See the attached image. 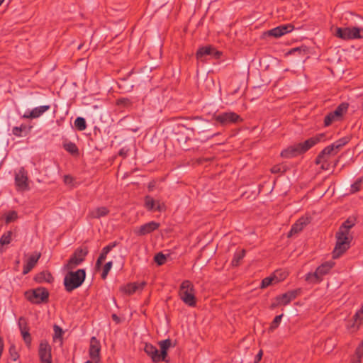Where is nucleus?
I'll use <instances>...</instances> for the list:
<instances>
[{
  "mask_svg": "<svg viewBox=\"0 0 363 363\" xmlns=\"http://www.w3.org/2000/svg\"><path fill=\"white\" fill-rule=\"evenodd\" d=\"M360 324L361 323H359V321L356 322L354 320V322L352 324L347 325V328L350 330L352 332H354L359 328Z\"/></svg>",
  "mask_w": 363,
  "mask_h": 363,
  "instance_id": "53",
  "label": "nucleus"
},
{
  "mask_svg": "<svg viewBox=\"0 0 363 363\" xmlns=\"http://www.w3.org/2000/svg\"><path fill=\"white\" fill-rule=\"evenodd\" d=\"M111 318H112L113 320L115 321L116 323H121V319L116 314H115V313L112 314Z\"/></svg>",
  "mask_w": 363,
  "mask_h": 363,
  "instance_id": "58",
  "label": "nucleus"
},
{
  "mask_svg": "<svg viewBox=\"0 0 363 363\" xmlns=\"http://www.w3.org/2000/svg\"><path fill=\"white\" fill-rule=\"evenodd\" d=\"M21 334L23 337V339L26 345H27V347H29L31 345V340H32L30 334L29 333V329L21 331Z\"/></svg>",
  "mask_w": 363,
  "mask_h": 363,
  "instance_id": "34",
  "label": "nucleus"
},
{
  "mask_svg": "<svg viewBox=\"0 0 363 363\" xmlns=\"http://www.w3.org/2000/svg\"><path fill=\"white\" fill-rule=\"evenodd\" d=\"M274 280V277H266L264 278L262 281V284H261V287L262 288H266L268 286H269L270 284H272V281Z\"/></svg>",
  "mask_w": 363,
  "mask_h": 363,
  "instance_id": "51",
  "label": "nucleus"
},
{
  "mask_svg": "<svg viewBox=\"0 0 363 363\" xmlns=\"http://www.w3.org/2000/svg\"><path fill=\"white\" fill-rule=\"evenodd\" d=\"M282 317H283V314H281V315H277L274 318V320L272 322L271 325L269 327V330L270 331H273L274 329H276L279 326V323H280V322L281 320Z\"/></svg>",
  "mask_w": 363,
  "mask_h": 363,
  "instance_id": "38",
  "label": "nucleus"
},
{
  "mask_svg": "<svg viewBox=\"0 0 363 363\" xmlns=\"http://www.w3.org/2000/svg\"><path fill=\"white\" fill-rule=\"evenodd\" d=\"M88 253V250L85 248L77 249L69 258L68 262L65 266L67 270H72L84 262Z\"/></svg>",
  "mask_w": 363,
  "mask_h": 363,
  "instance_id": "6",
  "label": "nucleus"
},
{
  "mask_svg": "<svg viewBox=\"0 0 363 363\" xmlns=\"http://www.w3.org/2000/svg\"><path fill=\"white\" fill-rule=\"evenodd\" d=\"M21 131H22V127H14L12 130L13 134L16 136H21Z\"/></svg>",
  "mask_w": 363,
  "mask_h": 363,
  "instance_id": "55",
  "label": "nucleus"
},
{
  "mask_svg": "<svg viewBox=\"0 0 363 363\" xmlns=\"http://www.w3.org/2000/svg\"><path fill=\"white\" fill-rule=\"evenodd\" d=\"M152 355H150V357L152 360L153 362H159L160 361H163V357H162L161 352L159 353V350L157 347L152 352Z\"/></svg>",
  "mask_w": 363,
  "mask_h": 363,
  "instance_id": "37",
  "label": "nucleus"
},
{
  "mask_svg": "<svg viewBox=\"0 0 363 363\" xmlns=\"http://www.w3.org/2000/svg\"><path fill=\"white\" fill-rule=\"evenodd\" d=\"M363 182V178L358 179L351 186V192L355 193L360 189L361 184Z\"/></svg>",
  "mask_w": 363,
  "mask_h": 363,
  "instance_id": "43",
  "label": "nucleus"
},
{
  "mask_svg": "<svg viewBox=\"0 0 363 363\" xmlns=\"http://www.w3.org/2000/svg\"><path fill=\"white\" fill-rule=\"evenodd\" d=\"M334 263L326 262L319 266L315 272L308 273L306 275V280L310 283H319L322 281V277L327 274L333 268Z\"/></svg>",
  "mask_w": 363,
  "mask_h": 363,
  "instance_id": "4",
  "label": "nucleus"
},
{
  "mask_svg": "<svg viewBox=\"0 0 363 363\" xmlns=\"http://www.w3.org/2000/svg\"><path fill=\"white\" fill-rule=\"evenodd\" d=\"M50 108V105L40 106L34 108L31 111L28 113H25L23 117L24 118H37L42 116L45 112Z\"/></svg>",
  "mask_w": 363,
  "mask_h": 363,
  "instance_id": "19",
  "label": "nucleus"
},
{
  "mask_svg": "<svg viewBox=\"0 0 363 363\" xmlns=\"http://www.w3.org/2000/svg\"><path fill=\"white\" fill-rule=\"evenodd\" d=\"M199 122L200 123L196 125V128L199 130V133H203L205 131L203 127L205 126L206 124H207V121L203 119H199Z\"/></svg>",
  "mask_w": 363,
  "mask_h": 363,
  "instance_id": "52",
  "label": "nucleus"
},
{
  "mask_svg": "<svg viewBox=\"0 0 363 363\" xmlns=\"http://www.w3.org/2000/svg\"><path fill=\"white\" fill-rule=\"evenodd\" d=\"M352 363H361V361H360V359L355 358L352 360Z\"/></svg>",
  "mask_w": 363,
  "mask_h": 363,
  "instance_id": "62",
  "label": "nucleus"
},
{
  "mask_svg": "<svg viewBox=\"0 0 363 363\" xmlns=\"http://www.w3.org/2000/svg\"><path fill=\"white\" fill-rule=\"evenodd\" d=\"M18 215L17 213L14 211L9 212L6 216V223H9L12 221H14L17 219Z\"/></svg>",
  "mask_w": 363,
  "mask_h": 363,
  "instance_id": "42",
  "label": "nucleus"
},
{
  "mask_svg": "<svg viewBox=\"0 0 363 363\" xmlns=\"http://www.w3.org/2000/svg\"><path fill=\"white\" fill-rule=\"evenodd\" d=\"M28 174L23 167H21L15 174V184L18 191L28 189Z\"/></svg>",
  "mask_w": 363,
  "mask_h": 363,
  "instance_id": "10",
  "label": "nucleus"
},
{
  "mask_svg": "<svg viewBox=\"0 0 363 363\" xmlns=\"http://www.w3.org/2000/svg\"><path fill=\"white\" fill-rule=\"evenodd\" d=\"M145 284L146 283L144 281L141 283H130L121 286L120 290L126 294L131 295L137 291L143 290Z\"/></svg>",
  "mask_w": 363,
  "mask_h": 363,
  "instance_id": "18",
  "label": "nucleus"
},
{
  "mask_svg": "<svg viewBox=\"0 0 363 363\" xmlns=\"http://www.w3.org/2000/svg\"><path fill=\"white\" fill-rule=\"evenodd\" d=\"M245 255V250H242L239 252H236L234 255L233 259L232 260V265L233 266H238L240 264V262L243 259V257Z\"/></svg>",
  "mask_w": 363,
  "mask_h": 363,
  "instance_id": "30",
  "label": "nucleus"
},
{
  "mask_svg": "<svg viewBox=\"0 0 363 363\" xmlns=\"http://www.w3.org/2000/svg\"><path fill=\"white\" fill-rule=\"evenodd\" d=\"M41 254L40 252H35L29 257L26 264L23 267V274H28L36 264L38 259H40Z\"/></svg>",
  "mask_w": 363,
  "mask_h": 363,
  "instance_id": "21",
  "label": "nucleus"
},
{
  "mask_svg": "<svg viewBox=\"0 0 363 363\" xmlns=\"http://www.w3.org/2000/svg\"><path fill=\"white\" fill-rule=\"evenodd\" d=\"M354 319H355L356 322L359 321V323L363 322V305L362 307L354 315Z\"/></svg>",
  "mask_w": 363,
  "mask_h": 363,
  "instance_id": "48",
  "label": "nucleus"
},
{
  "mask_svg": "<svg viewBox=\"0 0 363 363\" xmlns=\"http://www.w3.org/2000/svg\"><path fill=\"white\" fill-rule=\"evenodd\" d=\"M325 138L324 133H320L314 137L310 138L303 143H298L301 153H304L308 151L310 148L315 145L319 142L323 140Z\"/></svg>",
  "mask_w": 363,
  "mask_h": 363,
  "instance_id": "12",
  "label": "nucleus"
},
{
  "mask_svg": "<svg viewBox=\"0 0 363 363\" xmlns=\"http://www.w3.org/2000/svg\"><path fill=\"white\" fill-rule=\"evenodd\" d=\"M154 259H155V262L158 265L160 266V265H162L163 264H164L165 260H166V257L162 252H159V253L156 254V255L154 257Z\"/></svg>",
  "mask_w": 363,
  "mask_h": 363,
  "instance_id": "40",
  "label": "nucleus"
},
{
  "mask_svg": "<svg viewBox=\"0 0 363 363\" xmlns=\"http://www.w3.org/2000/svg\"><path fill=\"white\" fill-rule=\"evenodd\" d=\"M84 46V44L82 43L80 44L79 46H78V50H81L82 48V47Z\"/></svg>",
  "mask_w": 363,
  "mask_h": 363,
  "instance_id": "64",
  "label": "nucleus"
},
{
  "mask_svg": "<svg viewBox=\"0 0 363 363\" xmlns=\"http://www.w3.org/2000/svg\"><path fill=\"white\" fill-rule=\"evenodd\" d=\"M155 347H156L153 346L151 344L146 343L144 347V351L150 357V355H152V352Z\"/></svg>",
  "mask_w": 363,
  "mask_h": 363,
  "instance_id": "49",
  "label": "nucleus"
},
{
  "mask_svg": "<svg viewBox=\"0 0 363 363\" xmlns=\"http://www.w3.org/2000/svg\"><path fill=\"white\" fill-rule=\"evenodd\" d=\"M356 218L354 217L348 218L340 227L339 230L350 233V229L355 225Z\"/></svg>",
  "mask_w": 363,
  "mask_h": 363,
  "instance_id": "28",
  "label": "nucleus"
},
{
  "mask_svg": "<svg viewBox=\"0 0 363 363\" xmlns=\"http://www.w3.org/2000/svg\"><path fill=\"white\" fill-rule=\"evenodd\" d=\"M300 48H294L293 50H291V52H295L296 51H300Z\"/></svg>",
  "mask_w": 363,
  "mask_h": 363,
  "instance_id": "63",
  "label": "nucleus"
},
{
  "mask_svg": "<svg viewBox=\"0 0 363 363\" xmlns=\"http://www.w3.org/2000/svg\"><path fill=\"white\" fill-rule=\"evenodd\" d=\"M73 182V178L69 175H65L64 177V182L67 184H71Z\"/></svg>",
  "mask_w": 363,
  "mask_h": 363,
  "instance_id": "56",
  "label": "nucleus"
},
{
  "mask_svg": "<svg viewBox=\"0 0 363 363\" xmlns=\"http://www.w3.org/2000/svg\"><path fill=\"white\" fill-rule=\"evenodd\" d=\"M363 357V340L362 341L361 344L357 347L355 352V358H357L358 359H361V358Z\"/></svg>",
  "mask_w": 363,
  "mask_h": 363,
  "instance_id": "46",
  "label": "nucleus"
},
{
  "mask_svg": "<svg viewBox=\"0 0 363 363\" xmlns=\"http://www.w3.org/2000/svg\"><path fill=\"white\" fill-rule=\"evenodd\" d=\"M348 106H349L348 104H347V103H342L335 109L337 111V112L342 117L343 115L347 111Z\"/></svg>",
  "mask_w": 363,
  "mask_h": 363,
  "instance_id": "44",
  "label": "nucleus"
},
{
  "mask_svg": "<svg viewBox=\"0 0 363 363\" xmlns=\"http://www.w3.org/2000/svg\"><path fill=\"white\" fill-rule=\"evenodd\" d=\"M53 277L48 272H43L41 273H39L35 277V280L38 282L45 281L50 283L53 281Z\"/></svg>",
  "mask_w": 363,
  "mask_h": 363,
  "instance_id": "29",
  "label": "nucleus"
},
{
  "mask_svg": "<svg viewBox=\"0 0 363 363\" xmlns=\"http://www.w3.org/2000/svg\"><path fill=\"white\" fill-rule=\"evenodd\" d=\"M64 147L67 152L72 154H75L78 152V148L77 145L73 143L69 142L68 143L65 144Z\"/></svg>",
  "mask_w": 363,
  "mask_h": 363,
  "instance_id": "36",
  "label": "nucleus"
},
{
  "mask_svg": "<svg viewBox=\"0 0 363 363\" xmlns=\"http://www.w3.org/2000/svg\"><path fill=\"white\" fill-rule=\"evenodd\" d=\"M86 277L85 270L83 269H77L75 272L70 270L64 278V285L67 292L79 287L84 281Z\"/></svg>",
  "mask_w": 363,
  "mask_h": 363,
  "instance_id": "1",
  "label": "nucleus"
},
{
  "mask_svg": "<svg viewBox=\"0 0 363 363\" xmlns=\"http://www.w3.org/2000/svg\"><path fill=\"white\" fill-rule=\"evenodd\" d=\"M336 240L338 242H343L345 245L350 247V243L353 239V236L350 233L338 230L335 234Z\"/></svg>",
  "mask_w": 363,
  "mask_h": 363,
  "instance_id": "22",
  "label": "nucleus"
},
{
  "mask_svg": "<svg viewBox=\"0 0 363 363\" xmlns=\"http://www.w3.org/2000/svg\"><path fill=\"white\" fill-rule=\"evenodd\" d=\"M349 138L347 137L340 138L335 142H334L330 145H328L333 151L337 155V152L340 150V149L345 146L349 142Z\"/></svg>",
  "mask_w": 363,
  "mask_h": 363,
  "instance_id": "27",
  "label": "nucleus"
},
{
  "mask_svg": "<svg viewBox=\"0 0 363 363\" xmlns=\"http://www.w3.org/2000/svg\"><path fill=\"white\" fill-rule=\"evenodd\" d=\"M11 235H12L11 231H7L5 233H4L0 238V245H9L11 241Z\"/></svg>",
  "mask_w": 363,
  "mask_h": 363,
  "instance_id": "31",
  "label": "nucleus"
},
{
  "mask_svg": "<svg viewBox=\"0 0 363 363\" xmlns=\"http://www.w3.org/2000/svg\"><path fill=\"white\" fill-rule=\"evenodd\" d=\"M156 201L150 196L145 197V206L148 211H152L155 208Z\"/></svg>",
  "mask_w": 363,
  "mask_h": 363,
  "instance_id": "32",
  "label": "nucleus"
},
{
  "mask_svg": "<svg viewBox=\"0 0 363 363\" xmlns=\"http://www.w3.org/2000/svg\"><path fill=\"white\" fill-rule=\"evenodd\" d=\"M74 125L79 130H84L86 128L85 119L82 117H78L74 121Z\"/></svg>",
  "mask_w": 363,
  "mask_h": 363,
  "instance_id": "33",
  "label": "nucleus"
},
{
  "mask_svg": "<svg viewBox=\"0 0 363 363\" xmlns=\"http://www.w3.org/2000/svg\"><path fill=\"white\" fill-rule=\"evenodd\" d=\"M3 349H4V342H3L2 339L0 337V353L1 354H2Z\"/></svg>",
  "mask_w": 363,
  "mask_h": 363,
  "instance_id": "61",
  "label": "nucleus"
},
{
  "mask_svg": "<svg viewBox=\"0 0 363 363\" xmlns=\"http://www.w3.org/2000/svg\"><path fill=\"white\" fill-rule=\"evenodd\" d=\"M158 345L160 347L162 357H163V361L168 362L166 359V357L167 356V350L169 349V347H172V341L170 339H166L164 340L160 341L158 342Z\"/></svg>",
  "mask_w": 363,
  "mask_h": 363,
  "instance_id": "26",
  "label": "nucleus"
},
{
  "mask_svg": "<svg viewBox=\"0 0 363 363\" xmlns=\"http://www.w3.org/2000/svg\"><path fill=\"white\" fill-rule=\"evenodd\" d=\"M159 227V223L151 221L135 229L134 233L138 236H143L156 230Z\"/></svg>",
  "mask_w": 363,
  "mask_h": 363,
  "instance_id": "13",
  "label": "nucleus"
},
{
  "mask_svg": "<svg viewBox=\"0 0 363 363\" xmlns=\"http://www.w3.org/2000/svg\"><path fill=\"white\" fill-rule=\"evenodd\" d=\"M38 354L41 363H52L51 347L46 341H42L39 345Z\"/></svg>",
  "mask_w": 363,
  "mask_h": 363,
  "instance_id": "11",
  "label": "nucleus"
},
{
  "mask_svg": "<svg viewBox=\"0 0 363 363\" xmlns=\"http://www.w3.org/2000/svg\"><path fill=\"white\" fill-rule=\"evenodd\" d=\"M116 245V242H114L113 243L109 244L108 245L104 247L102 249V251L98 257L96 263V267L99 268L102 264V262L106 259L108 253Z\"/></svg>",
  "mask_w": 363,
  "mask_h": 363,
  "instance_id": "25",
  "label": "nucleus"
},
{
  "mask_svg": "<svg viewBox=\"0 0 363 363\" xmlns=\"http://www.w3.org/2000/svg\"><path fill=\"white\" fill-rule=\"evenodd\" d=\"M118 104L128 106L130 104V101L128 99H120L118 100Z\"/></svg>",
  "mask_w": 363,
  "mask_h": 363,
  "instance_id": "57",
  "label": "nucleus"
},
{
  "mask_svg": "<svg viewBox=\"0 0 363 363\" xmlns=\"http://www.w3.org/2000/svg\"><path fill=\"white\" fill-rule=\"evenodd\" d=\"M340 121L338 118L335 117L332 113H329L327 116H325L324 118V125L325 127L330 125L333 122Z\"/></svg>",
  "mask_w": 363,
  "mask_h": 363,
  "instance_id": "35",
  "label": "nucleus"
},
{
  "mask_svg": "<svg viewBox=\"0 0 363 363\" xmlns=\"http://www.w3.org/2000/svg\"><path fill=\"white\" fill-rule=\"evenodd\" d=\"M100 350V342L95 337H92L90 340L89 355L92 360L96 362L99 361Z\"/></svg>",
  "mask_w": 363,
  "mask_h": 363,
  "instance_id": "15",
  "label": "nucleus"
},
{
  "mask_svg": "<svg viewBox=\"0 0 363 363\" xmlns=\"http://www.w3.org/2000/svg\"><path fill=\"white\" fill-rule=\"evenodd\" d=\"M112 265H113V262L111 261L110 262H108L104 267V269H103V272L101 274V278L103 279H105L108 274V272H110L111 267H112Z\"/></svg>",
  "mask_w": 363,
  "mask_h": 363,
  "instance_id": "41",
  "label": "nucleus"
},
{
  "mask_svg": "<svg viewBox=\"0 0 363 363\" xmlns=\"http://www.w3.org/2000/svg\"><path fill=\"white\" fill-rule=\"evenodd\" d=\"M9 354H10L11 358L13 361H16L17 359L19 357V355H18V352L16 350V347L13 345L10 347V348H9Z\"/></svg>",
  "mask_w": 363,
  "mask_h": 363,
  "instance_id": "47",
  "label": "nucleus"
},
{
  "mask_svg": "<svg viewBox=\"0 0 363 363\" xmlns=\"http://www.w3.org/2000/svg\"><path fill=\"white\" fill-rule=\"evenodd\" d=\"M216 122L223 125H227L230 123H235L241 121L240 117L234 112H225L215 116Z\"/></svg>",
  "mask_w": 363,
  "mask_h": 363,
  "instance_id": "9",
  "label": "nucleus"
},
{
  "mask_svg": "<svg viewBox=\"0 0 363 363\" xmlns=\"http://www.w3.org/2000/svg\"><path fill=\"white\" fill-rule=\"evenodd\" d=\"M286 171V168L281 165L277 164L272 167L271 172L273 174L284 172Z\"/></svg>",
  "mask_w": 363,
  "mask_h": 363,
  "instance_id": "50",
  "label": "nucleus"
},
{
  "mask_svg": "<svg viewBox=\"0 0 363 363\" xmlns=\"http://www.w3.org/2000/svg\"><path fill=\"white\" fill-rule=\"evenodd\" d=\"M294 28V26L291 24L281 25L277 28H274L268 31V35L274 36L275 38L281 37V35L291 32Z\"/></svg>",
  "mask_w": 363,
  "mask_h": 363,
  "instance_id": "17",
  "label": "nucleus"
},
{
  "mask_svg": "<svg viewBox=\"0 0 363 363\" xmlns=\"http://www.w3.org/2000/svg\"><path fill=\"white\" fill-rule=\"evenodd\" d=\"M343 242H338L336 240L335 248L333 251V258L337 259L342 255L349 248L347 245Z\"/></svg>",
  "mask_w": 363,
  "mask_h": 363,
  "instance_id": "24",
  "label": "nucleus"
},
{
  "mask_svg": "<svg viewBox=\"0 0 363 363\" xmlns=\"http://www.w3.org/2000/svg\"><path fill=\"white\" fill-rule=\"evenodd\" d=\"M26 296L32 303L40 304L41 303L48 302L49 292L45 288L39 287L30 291H27Z\"/></svg>",
  "mask_w": 363,
  "mask_h": 363,
  "instance_id": "5",
  "label": "nucleus"
},
{
  "mask_svg": "<svg viewBox=\"0 0 363 363\" xmlns=\"http://www.w3.org/2000/svg\"><path fill=\"white\" fill-rule=\"evenodd\" d=\"M155 207V210L160 212L165 210V205L163 203H160L159 201H156Z\"/></svg>",
  "mask_w": 363,
  "mask_h": 363,
  "instance_id": "54",
  "label": "nucleus"
},
{
  "mask_svg": "<svg viewBox=\"0 0 363 363\" xmlns=\"http://www.w3.org/2000/svg\"><path fill=\"white\" fill-rule=\"evenodd\" d=\"M109 209L106 206H100L91 210L89 212L88 217L91 219H99L105 217L109 213Z\"/></svg>",
  "mask_w": 363,
  "mask_h": 363,
  "instance_id": "20",
  "label": "nucleus"
},
{
  "mask_svg": "<svg viewBox=\"0 0 363 363\" xmlns=\"http://www.w3.org/2000/svg\"><path fill=\"white\" fill-rule=\"evenodd\" d=\"M20 331L29 329L27 320L24 317H20L18 322Z\"/></svg>",
  "mask_w": 363,
  "mask_h": 363,
  "instance_id": "39",
  "label": "nucleus"
},
{
  "mask_svg": "<svg viewBox=\"0 0 363 363\" xmlns=\"http://www.w3.org/2000/svg\"><path fill=\"white\" fill-rule=\"evenodd\" d=\"M300 292V289L287 291L286 293L277 297V305H272V307L278 305L286 306L292 300L295 299Z\"/></svg>",
  "mask_w": 363,
  "mask_h": 363,
  "instance_id": "14",
  "label": "nucleus"
},
{
  "mask_svg": "<svg viewBox=\"0 0 363 363\" xmlns=\"http://www.w3.org/2000/svg\"><path fill=\"white\" fill-rule=\"evenodd\" d=\"M335 155L333 150L329 146H327L318 154L315 162L316 164H320L321 169L328 170L330 166L329 160Z\"/></svg>",
  "mask_w": 363,
  "mask_h": 363,
  "instance_id": "7",
  "label": "nucleus"
},
{
  "mask_svg": "<svg viewBox=\"0 0 363 363\" xmlns=\"http://www.w3.org/2000/svg\"><path fill=\"white\" fill-rule=\"evenodd\" d=\"M262 356V350H260V351L259 352V353L257 354L256 357H255V363L258 362L261 359Z\"/></svg>",
  "mask_w": 363,
  "mask_h": 363,
  "instance_id": "59",
  "label": "nucleus"
},
{
  "mask_svg": "<svg viewBox=\"0 0 363 363\" xmlns=\"http://www.w3.org/2000/svg\"><path fill=\"white\" fill-rule=\"evenodd\" d=\"M331 113H332V114H333L335 116V117L338 118L340 121L342 119V116H340V114L337 112V111L336 109L335 111H332Z\"/></svg>",
  "mask_w": 363,
  "mask_h": 363,
  "instance_id": "60",
  "label": "nucleus"
},
{
  "mask_svg": "<svg viewBox=\"0 0 363 363\" xmlns=\"http://www.w3.org/2000/svg\"><path fill=\"white\" fill-rule=\"evenodd\" d=\"M196 58L202 62L206 61L209 57L218 59L221 52L216 50L212 46L200 48L196 52Z\"/></svg>",
  "mask_w": 363,
  "mask_h": 363,
  "instance_id": "8",
  "label": "nucleus"
},
{
  "mask_svg": "<svg viewBox=\"0 0 363 363\" xmlns=\"http://www.w3.org/2000/svg\"><path fill=\"white\" fill-rule=\"evenodd\" d=\"M310 220L308 218L301 217L299 218L291 227L290 231L288 233V238L292 237L293 235L300 233L304 227H306Z\"/></svg>",
  "mask_w": 363,
  "mask_h": 363,
  "instance_id": "16",
  "label": "nucleus"
},
{
  "mask_svg": "<svg viewBox=\"0 0 363 363\" xmlns=\"http://www.w3.org/2000/svg\"><path fill=\"white\" fill-rule=\"evenodd\" d=\"M179 296L181 299L189 306H196V297L192 283L189 280L184 281L179 289Z\"/></svg>",
  "mask_w": 363,
  "mask_h": 363,
  "instance_id": "3",
  "label": "nucleus"
},
{
  "mask_svg": "<svg viewBox=\"0 0 363 363\" xmlns=\"http://www.w3.org/2000/svg\"><path fill=\"white\" fill-rule=\"evenodd\" d=\"M334 35L343 40H350L363 38V28L343 27L336 28Z\"/></svg>",
  "mask_w": 363,
  "mask_h": 363,
  "instance_id": "2",
  "label": "nucleus"
},
{
  "mask_svg": "<svg viewBox=\"0 0 363 363\" xmlns=\"http://www.w3.org/2000/svg\"><path fill=\"white\" fill-rule=\"evenodd\" d=\"M302 154L298 144L290 146L281 152V156L286 158H290Z\"/></svg>",
  "mask_w": 363,
  "mask_h": 363,
  "instance_id": "23",
  "label": "nucleus"
},
{
  "mask_svg": "<svg viewBox=\"0 0 363 363\" xmlns=\"http://www.w3.org/2000/svg\"><path fill=\"white\" fill-rule=\"evenodd\" d=\"M54 332H55L54 337H53L54 339L62 338L63 331H62V329L60 326L55 325H54Z\"/></svg>",
  "mask_w": 363,
  "mask_h": 363,
  "instance_id": "45",
  "label": "nucleus"
}]
</instances>
